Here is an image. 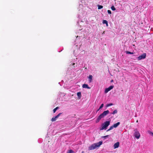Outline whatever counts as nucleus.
<instances>
[{
	"label": "nucleus",
	"instance_id": "f257e3e1",
	"mask_svg": "<svg viewBox=\"0 0 153 153\" xmlns=\"http://www.w3.org/2000/svg\"><path fill=\"white\" fill-rule=\"evenodd\" d=\"M102 143V141H100L98 143H96L92 144L91 146L89 147L88 149L89 150H93L97 147H100Z\"/></svg>",
	"mask_w": 153,
	"mask_h": 153
},
{
	"label": "nucleus",
	"instance_id": "f03ea898",
	"mask_svg": "<svg viewBox=\"0 0 153 153\" xmlns=\"http://www.w3.org/2000/svg\"><path fill=\"white\" fill-rule=\"evenodd\" d=\"M110 121H106L105 122L101 125V127L100 128V130H102L104 129H106L107 127L110 125Z\"/></svg>",
	"mask_w": 153,
	"mask_h": 153
},
{
	"label": "nucleus",
	"instance_id": "7ed1b4c3",
	"mask_svg": "<svg viewBox=\"0 0 153 153\" xmlns=\"http://www.w3.org/2000/svg\"><path fill=\"white\" fill-rule=\"evenodd\" d=\"M146 53H144L143 54L140 56L137 57L138 60H140L142 59H144L146 58Z\"/></svg>",
	"mask_w": 153,
	"mask_h": 153
},
{
	"label": "nucleus",
	"instance_id": "20e7f679",
	"mask_svg": "<svg viewBox=\"0 0 153 153\" xmlns=\"http://www.w3.org/2000/svg\"><path fill=\"white\" fill-rule=\"evenodd\" d=\"M114 87L113 85H111L108 88H105V93H108L109 91L112 89Z\"/></svg>",
	"mask_w": 153,
	"mask_h": 153
},
{
	"label": "nucleus",
	"instance_id": "39448f33",
	"mask_svg": "<svg viewBox=\"0 0 153 153\" xmlns=\"http://www.w3.org/2000/svg\"><path fill=\"white\" fill-rule=\"evenodd\" d=\"M134 136L137 139H138L140 137V134L138 131H136L134 133Z\"/></svg>",
	"mask_w": 153,
	"mask_h": 153
},
{
	"label": "nucleus",
	"instance_id": "423d86ee",
	"mask_svg": "<svg viewBox=\"0 0 153 153\" xmlns=\"http://www.w3.org/2000/svg\"><path fill=\"white\" fill-rule=\"evenodd\" d=\"M104 117L103 115L101 114H100L98 117L97 118L96 120V123H97L99 122L100 120L102 118H103Z\"/></svg>",
	"mask_w": 153,
	"mask_h": 153
},
{
	"label": "nucleus",
	"instance_id": "0eeeda50",
	"mask_svg": "<svg viewBox=\"0 0 153 153\" xmlns=\"http://www.w3.org/2000/svg\"><path fill=\"white\" fill-rule=\"evenodd\" d=\"M109 113V111L108 110L104 111L103 113L102 114L103 115V117H104L105 116H106L107 114H108Z\"/></svg>",
	"mask_w": 153,
	"mask_h": 153
},
{
	"label": "nucleus",
	"instance_id": "6e6552de",
	"mask_svg": "<svg viewBox=\"0 0 153 153\" xmlns=\"http://www.w3.org/2000/svg\"><path fill=\"white\" fill-rule=\"evenodd\" d=\"M120 143L119 142H117L115 143L114 145V148L115 149L116 148H118L119 146Z\"/></svg>",
	"mask_w": 153,
	"mask_h": 153
},
{
	"label": "nucleus",
	"instance_id": "1a4fd4ad",
	"mask_svg": "<svg viewBox=\"0 0 153 153\" xmlns=\"http://www.w3.org/2000/svg\"><path fill=\"white\" fill-rule=\"evenodd\" d=\"M82 87L84 88H87L88 89H90V88L89 87L87 84H84L83 85Z\"/></svg>",
	"mask_w": 153,
	"mask_h": 153
},
{
	"label": "nucleus",
	"instance_id": "9d476101",
	"mask_svg": "<svg viewBox=\"0 0 153 153\" xmlns=\"http://www.w3.org/2000/svg\"><path fill=\"white\" fill-rule=\"evenodd\" d=\"M120 122H118L114 124L113 125V127H114V128H116L120 124Z\"/></svg>",
	"mask_w": 153,
	"mask_h": 153
},
{
	"label": "nucleus",
	"instance_id": "9b49d317",
	"mask_svg": "<svg viewBox=\"0 0 153 153\" xmlns=\"http://www.w3.org/2000/svg\"><path fill=\"white\" fill-rule=\"evenodd\" d=\"M93 76L91 75H89L88 77L89 82L90 83L92 81V78Z\"/></svg>",
	"mask_w": 153,
	"mask_h": 153
},
{
	"label": "nucleus",
	"instance_id": "f8f14e48",
	"mask_svg": "<svg viewBox=\"0 0 153 153\" xmlns=\"http://www.w3.org/2000/svg\"><path fill=\"white\" fill-rule=\"evenodd\" d=\"M57 117H56V116L55 117H53L52 119H51V121H52V122H54V121H55L57 119Z\"/></svg>",
	"mask_w": 153,
	"mask_h": 153
},
{
	"label": "nucleus",
	"instance_id": "ddd939ff",
	"mask_svg": "<svg viewBox=\"0 0 153 153\" xmlns=\"http://www.w3.org/2000/svg\"><path fill=\"white\" fill-rule=\"evenodd\" d=\"M77 95L78 97L79 98V99L81 97V93L80 92H78L77 93Z\"/></svg>",
	"mask_w": 153,
	"mask_h": 153
},
{
	"label": "nucleus",
	"instance_id": "4468645a",
	"mask_svg": "<svg viewBox=\"0 0 153 153\" xmlns=\"http://www.w3.org/2000/svg\"><path fill=\"white\" fill-rule=\"evenodd\" d=\"M126 54H134V53L133 52H129V51H126Z\"/></svg>",
	"mask_w": 153,
	"mask_h": 153
},
{
	"label": "nucleus",
	"instance_id": "2eb2a0df",
	"mask_svg": "<svg viewBox=\"0 0 153 153\" xmlns=\"http://www.w3.org/2000/svg\"><path fill=\"white\" fill-rule=\"evenodd\" d=\"M113 128H114V127H113V125L111 126L110 128L108 129L106 131H109L111 130H112Z\"/></svg>",
	"mask_w": 153,
	"mask_h": 153
},
{
	"label": "nucleus",
	"instance_id": "dca6fc26",
	"mask_svg": "<svg viewBox=\"0 0 153 153\" xmlns=\"http://www.w3.org/2000/svg\"><path fill=\"white\" fill-rule=\"evenodd\" d=\"M111 9L113 11L115 10H116V8L114 7V6H112L111 7Z\"/></svg>",
	"mask_w": 153,
	"mask_h": 153
},
{
	"label": "nucleus",
	"instance_id": "f3484780",
	"mask_svg": "<svg viewBox=\"0 0 153 153\" xmlns=\"http://www.w3.org/2000/svg\"><path fill=\"white\" fill-rule=\"evenodd\" d=\"M103 7L102 5H98V9H100L103 8Z\"/></svg>",
	"mask_w": 153,
	"mask_h": 153
},
{
	"label": "nucleus",
	"instance_id": "a211bd4d",
	"mask_svg": "<svg viewBox=\"0 0 153 153\" xmlns=\"http://www.w3.org/2000/svg\"><path fill=\"white\" fill-rule=\"evenodd\" d=\"M59 108V107H56V108H54L53 110V112L54 113H55L56 110Z\"/></svg>",
	"mask_w": 153,
	"mask_h": 153
},
{
	"label": "nucleus",
	"instance_id": "6ab92c4d",
	"mask_svg": "<svg viewBox=\"0 0 153 153\" xmlns=\"http://www.w3.org/2000/svg\"><path fill=\"white\" fill-rule=\"evenodd\" d=\"M117 110L116 109L113 111V112L112 113V114H116L117 113Z\"/></svg>",
	"mask_w": 153,
	"mask_h": 153
},
{
	"label": "nucleus",
	"instance_id": "aec40b11",
	"mask_svg": "<svg viewBox=\"0 0 153 153\" xmlns=\"http://www.w3.org/2000/svg\"><path fill=\"white\" fill-rule=\"evenodd\" d=\"M113 105V103H109V104H107L106 107H109V106H111V105Z\"/></svg>",
	"mask_w": 153,
	"mask_h": 153
},
{
	"label": "nucleus",
	"instance_id": "412c9836",
	"mask_svg": "<svg viewBox=\"0 0 153 153\" xmlns=\"http://www.w3.org/2000/svg\"><path fill=\"white\" fill-rule=\"evenodd\" d=\"M74 152L72 150H70L67 153H74Z\"/></svg>",
	"mask_w": 153,
	"mask_h": 153
},
{
	"label": "nucleus",
	"instance_id": "4be33fe9",
	"mask_svg": "<svg viewBox=\"0 0 153 153\" xmlns=\"http://www.w3.org/2000/svg\"><path fill=\"white\" fill-rule=\"evenodd\" d=\"M108 22L106 20H103L102 22V23L103 24H106Z\"/></svg>",
	"mask_w": 153,
	"mask_h": 153
},
{
	"label": "nucleus",
	"instance_id": "5701e85b",
	"mask_svg": "<svg viewBox=\"0 0 153 153\" xmlns=\"http://www.w3.org/2000/svg\"><path fill=\"white\" fill-rule=\"evenodd\" d=\"M103 106H104V104H102L100 106V108H99V109H101V108H102L103 107Z\"/></svg>",
	"mask_w": 153,
	"mask_h": 153
},
{
	"label": "nucleus",
	"instance_id": "b1692460",
	"mask_svg": "<svg viewBox=\"0 0 153 153\" xmlns=\"http://www.w3.org/2000/svg\"><path fill=\"white\" fill-rule=\"evenodd\" d=\"M62 113H60L59 114L57 115H56V116L57 117V118H58L60 115L62 114Z\"/></svg>",
	"mask_w": 153,
	"mask_h": 153
},
{
	"label": "nucleus",
	"instance_id": "393cba45",
	"mask_svg": "<svg viewBox=\"0 0 153 153\" xmlns=\"http://www.w3.org/2000/svg\"><path fill=\"white\" fill-rule=\"evenodd\" d=\"M107 12L108 14H111V11L110 10H108L107 11Z\"/></svg>",
	"mask_w": 153,
	"mask_h": 153
},
{
	"label": "nucleus",
	"instance_id": "a878e982",
	"mask_svg": "<svg viewBox=\"0 0 153 153\" xmlns=\"http://www.w3.org/2000/svg\"><path fill=\"white\" fill-rule=\"evenodd\" d=\"M108 136V135H106L105 136H102V138L105 139L106 137Z\"/></svg>",
	"mask_w": 153,
	"mask_h": 153
},
{
	"label": "nucleus",
	"instance_id": "bb28decb",
	"mask_svg": "<svg viewBox=\"0 0 153 153\" xmlns=\"http://www.w3.org/2000/svg\"><path fill=\"white\" fill-rule=\"evenodd\" d=\"M72 64V65H75V63H73Z\"/></svg>",
	"mask_w": 153,
	"mask_h": 153
},
{
	"label": "nucleus",
	"instance_id": "cd10ccee",
	"mask_svg": "<svg viewBox=\"0 0 153 153\" xmlns=\"http://www.w3.org/2000/svg\"><path fill=\"white\" fill-rule=\"evenodd\" d=\"M106 24V25L107 26H108V22Z\"/></svg>",
	"mask_w": 153,
	"mask_h": 153
},
{
	"label": "nucleus",
	"instance_id": "c85d7f7f",
	"mask_svg": "<svg viewBox=\"0 0 153 153\" xmlns=\"http://www.w3.org/2000/svg\"><path fill=\"white\" fill-rule=\"evenodd\" d=\"M106 24V25L107 26H108V22Z\"/></svg>",
	"mask_w": 153,
	"mask_h": 153
},
{
	"label": "nucleus",
	"instance_id": "c756f323",
	"mask_svg": "<svg viewBox=\"0 0 153 153\" xmlns=\"http://www.w3.org/2000/svg\"><path fill=\"white\" fill-rule=\"evenodd\" d=\"M113 82V80H112H112H111V82Z\"/></svg>",
	"mask_w": 153,
	"mask_h": 153
},
{
	"label": "nucleus",
	"instance_id": "7c9ffc66",
	"mask_svg": "<svg viewBox=\"0 0 153 153\" xmlns=\"http://www.w3.org/2000/svg\"><path fill=\"white\" fill-rule=\"evenodd\" d=\"M105 33V31H104L103 32V33H102V34H104V33Z\"/></svg>",
	"mask_w": 153,
	"mask_h": 153
},
{
	"label": "nucleus",
	"instance_id": "2f4dec72",
	"mask_svg": "<svg viewBox=\"0 0 153 153\" xmlns=\"http://www.w3.org/2000/svg\"><path fill=\"white\" fill-rule=\"evenodd\" d=\"M100 109H99V108L97 110V111H98L99 110H100Z\"/></svg>",
	"mask_w": 153,
	"mask_h": 153
},
{
	"label": "nucleus",
	"instance_id": "473e14b6",
	"mask_svg": "<svg viewBox=\"0 0 153 153\" xmlns=\"http://www.w3.org/2000/svg\"><path fill=\"white\" fill-rule=\"evenodd\" d=\"M136 122H137V123H138V120H137L136 121Z\"/></svg>",
	"mask_w": 153,
	"mask_h": 153
},
{
	"label": "nucleus",
	"instance_id": "72a5a7b5",
	"mask_svg": "<svg viewBox=\"0 0 153 153\" xmlns=\"http://www.w3.org/2000/svg\"><path fill=\"white\" fill-rule=\"evenodd\" d=\"M152 106H153V103H152Z\"/></svg>",
	"mask_w": 153,
	"mask_h": 153
},
{
	"label": "nucleus",
	"instance_id": "f704fd0d",
	"mask_svg": "<svg viewBox=\"0 0 153 153\" xmlns=\"http://www.w3.org/2000/svg\"><path fill=\"white\" fill-rule=\"evenodd\" d=\"M83 151H82V153H83Z\"/></svg>",
	"mask_w": 153,
	"mask_h": 153
}]
</instances>
